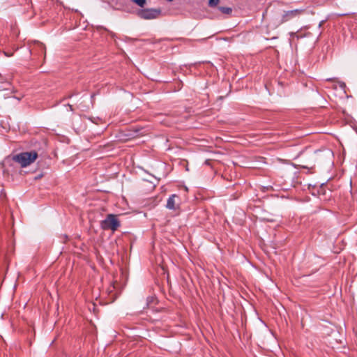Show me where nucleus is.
Instances as JSON below:
<instances>
[{
    "label": "nucleus",
    "mask_w": 357,
    "mask_h": 357,
    "mask_svg": "<svg viewBox=\"0 0 357 357\" xmlns=\"http://www.w3.org/2000/svg\"><path fill=\"white\" fill-rule=\"evenodd\" d=\"M38 158V153L35 151L30 152H22L13 156L14 161L21 165L22 167H25L33 162Z\"/></svg>",
    "instance_id": "1"
},
{
    "label": "nucleus",
    "mask_w": 357,
    "mask_h": 357,
    "mask_svg": "<svg viewBox=\"0 0 357 357\" xmlns=\"http://www.w3.org/2000/svg\"><path fill=\"white\" fill-rule=\"evenodd\" d=\"M120 225L117 216L114 214H108L106 218L100 222V227L104 230L111 229L114 231L118 229Z\"/></svg>",
    "instance_id": "2"
},
{
    "label": "nucleus",
    "mask_w": 357,
    "mask_h": 357,
    "mask_svg": "<svg viewBox=\"0 0 357 357\" xmlns=\"http://www.w3.org/2000/svg\"><path fill=\"white\" fill-rule=\"evenodd\" d=\"M162 14L160 8H145L138 10L137 16L143 20H154L158 18Z\"/></svg>",
    "instance_id": "3"
},
{
    "label": "nucleus",
    "mask_w": 357,
    "mask_h": 357,
    "mask_svg": "<svg viewBox=\"0 0 357 357\" xmlns=\"http://www.w3.org/2000/svg\"><path fill=\"white\" fill-rule=\"evenodd\" d=\"M304 13L303 9H295L291 10L284 11L281 15V19L278 21L277 25H280L295 17H297Z\"/></svg>",
    "instance_id": "4"
},
{
    "label": "nucleus",
    "mask_w": 357,
    "mask_h": 357,
    "mask_svg": "<svg viewBox=\"0 0 357 357\" xmlns=\"http://www.w3.org/2000/svg\"><path fill=\"white\" fill-rule=\"evenodd\" d=\"M180 199L176 195H172L167 199L166 207L171 210H177L179 208Z\"/></svg>",
    "instance_id": "5"
},
{
    "label": "nucleus",
    "mask_w": 357,
    "mask_h": 357,
    "mask_svg": "<svg viewBox=\"0 0 357 357\" xmlns=\"http://www.w3.org/2000/svg\"><path fill=\"white\" fill-rule=\"evenodd\" d=\"M1 7L6 9L15 5V0H0Z\"/></svg>",
    "instance_id": "6"
},
{
    "label": "nucleus",
    "mask_w": 357,
    "mask_h": 357,
    "mask_svg": "<svg viewBox=\"0 0 357 357\" xmlns=\"http://www.w3.org/2000/svg\"><path fill=\"white\" fill-rule=\"evenodd\" d=\"M35 45L36 46V47H38L42 52H44L45 55L46 54V47L43 43L37 41L35 43Z\"/></svg>",
    "instance_id": "7"
},
{
    "label": "nucleus",
    "mask_w": 357,
    "mask_h": 357,
    "mask_svg": "<svg viewBox=\"0 0 357 357\" xmlns=\"http://www.w3.org/2000/svg\"><path fill=\"white\" fill-rule=\"evenodd\" d=\"M218 9L224 14L229 15L231 13L232 10L231 8L229 7H223L220 6L218 8Z\"/></svg>",
    "instance_id": "8"
},
{
    "label": "nucleus",
    "mask_w": 357,
    "mask_h": 357,
    "mask_svg": "<svg viewBox=\"0 0 357 357\" xmlns=\"http://www.w3.org/2000/svg\"><path fill=\"white\" fill-rule=\"evenodd\" d=\"M132 2L136 3L137 6H139L141 8L144 7L146 5V0H131Z\"/></svg>",
    "instance_id": "9"
},
{
    "label": "nucleus",
    "mask_w": 357,
    "mask_h": 357,
    "mask_svg": "<svg viewBox=\"0 0 357 357\" xmlns=\"http://www.w3.org/2000/svg\"><path fill=\"white\" fill-rule=\"evenodd\" d=\"M219 1L220 0H209L208 1V6L210 7H215V6H216L218 4Z\"/></svg>",
    "instance_id": "10"
},
{
    "label": "nucleus",
    "mask_w": 357,
    "mask_h": 357,
    "mask_svg": "<svg viewBox=\"0 0 357 357\" xmlns=\"http://www.w3.org/2000/svg\"><path fill=\"white\" fill-rule=\"evenodd\" d=\"M68 106L69 107V109L73 111V107L71 105L68 104Z\"/></svg>",
    "instance_id": "11"
},
{
    "label": "nucleus",
    "mask_w": 357,
    "mask_h": 357,
    "mask_svg": "<svg viewBox=\"0 0 357 357\" xmlns=\"http://www.w3.org/2000/svg\"><path fill=\"white\" fill-rule=\"evenodd\" d=\"M149 300H152V298L148 297V301H149Z\"/></svg>",
    "instance_id": "12"
},
{
    "label": "nucleus",
    "mask_w": 357,
    "mask_h": 357,
    "mask_svg": "<svg viewBox=\"0 0 357 357\" xmlns=\"http://www.w3.org/2000/svg\"><path fill=\"white\" fill-rule=\"evenodd\" d=\"M167 1H172L173 0H167Z\"/></svg>",
    "instance_id": "13"
}]
</instances>
